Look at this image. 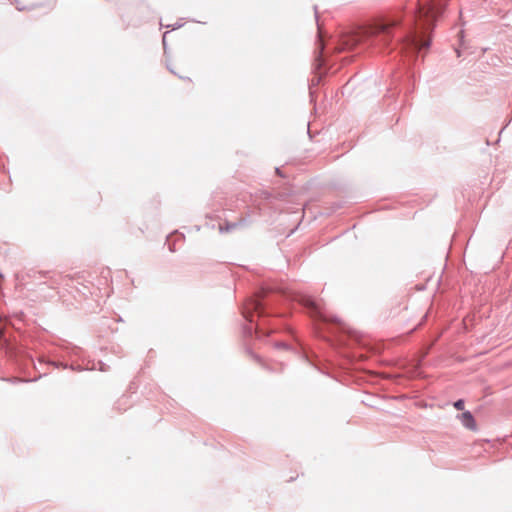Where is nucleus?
<instances>
[{"instance_id": "nucleus-1", "label": "nucleus", "mask_w": 512, "mask_h": 512, "mask_svg": "<svg viewBox=\"0 0 512 512\" xmlns=\"http://www.w3.org/2000/svg\"><path fill=\"white\" fill-rule=\"evenodd\" d=\"M444 6V0H418L415 30L403 41V47L420 51L429 47L428 40H422L421 34L427 30Z\"/></svg>"}, {"instance_id": "nucleus-2", "label": "nucleus", "mask_w": 512, "mask_h": 512, "mask_svg": "<svg viewBox=\"0 0 512 512\" xmlns=\"http://www.w3.org/2000/svg\"><path fill=\"white\" fill-rule=\"evenodd\" d=\"M399 23H400V19H397V18H390V17L381 18V19L377 20V22H375V24L371 27L370 33L372 35H376L379 33H388L389 29L391 27H394V26L398 25Z\"/></svg>"}, {"instance_id": "nucleus-3", "label": "nucleus", "mask_w": 512, "mask_h": 512, "mask_svg": "<svg viewBox=\"0 0 512 512\" xmlns=\"http://www.w3.org/2000/svg\"><path fill=\"white\" fill-rule=\"evenodd\" d=\"M171 73L177 75L179 78L184 79V72H186V61L184 59L171 60L167 64Z\"/></svg>"}, {"instance_id": "nucleus-4", "label": "nucleus", "mask_w": 512, "mask_h": 512, "mask_svg": "<svg viewBox=\"0 0 512 512\" xmlns=\"http://www.w3.org/2000/svg\"><path fill=\"white\" fill-rule=\"evenodd\" d=\"M459 420L466 428H468L470 430H476L477 425H476L475 419L469 411L463 412L459 416Z\"/></svg>"}, {"instance_id": "nucleus-5", "label": "nucleus", "mask_w": 512, "mask_h": 512, "mask_svg": "<svg viewBox=\"0 0 512 512\" xmlns=\"http://www.w3.org/2000/svg\"><path fill=\"white\" fill-rule=\"evenodd\" d=\"M454 407H455L457 410H463V409H464V401H463L462 399L457 400V401L454 403Z\"/></svg>"}, {"instance_id": "nucleus-6", "label": "nucleus", "mask_w": 512, "mask_h": 512, "mask_svg": "<svg viewBox=\"0 0 512 512\" xmlns=\"http://www.w3.org/2000/svg\"><path fill=\"white\" fill-rule=\"evenodd\" d=\"M3 335V329L0 328V337Z\"/></svg>"}]
</instances>
